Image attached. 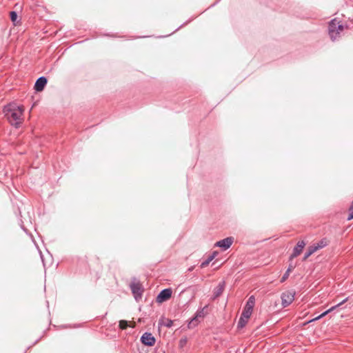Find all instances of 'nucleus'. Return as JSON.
I'll list each match as a JSON object with an SVG mask.
<instances>
[{"instance_id":"9b49d317","label":"nucleus","mask_w":353,"mask_h":353,"mask_svg":"<svg viewBox=\"0 0 353 353\" xmlns=\"http://www.w3.org/2000/svg\"><path fill=\"white\" fill-rule=\"evenodd\" d=\"M48 83V79L45 77H41L37 79L34 83V88L37 92H41L43 90L45 86Z\"/></svg>"},{"instance_id":"ddd939ff","label":"nucleus","mask_w":353,"mask_h":353,"mask_svg":"<svg viewBox=\"0 0 353 353\" xmlns=\"http://www.w3.org/2000/svg\"><path fill=\"white\" fill-rule=\"evenodd\" d=\"M348 298H345L344 300H343L342 301H341L340 303H337L336 305L332 306V307H330V309H328L327 310L325 311L324 312H323L321 314H320L319 316L315 317L314 319H313L312 320H311L310 321H316V320H319L321 318L325 316L326 314H327L329 312L333 311L334 310H335L336 307L342 305L343 303H345L347 301Z\"/></svg>"},{"instance_id":"f03ea898","label":"nucleus","mask_w":353,"mask_h":353,"mask_svg":"<svg viewBox=\"0 0 353 353\" xmlns=\"http://www.w3.org/2000/svg\"><path fill=\"white\" fill-rule=\"evenodd\" d=\"M343 26L339 23L336 19H332L328 26L329 35L331 39L334 41L338 39L341 32L343 30Z\"/></svg>"},{"instance_id":"1a4fd4ad","label":"nucleus","mask_w":353,"mask_h":353,"mask_svg":"<svg viewBox=\"0 0 353 353\" xmlns=\"http://www.w3.org/2000/svg\"><path fill=\"white\" fill-rule=\"evenodd\" d=\"M305 245V243L304 241H299L296 243V246L294 248L292 253L291 254L290 256V259L292 260L294 258H296L303 251V249L304 248Z\"/></svg>"},{"instance_id":"aec40b11","label":"nucleus","mask_w":353,"mask_h":353,"mask_svg":"<svg viewBox=\"0 0 353 353\" xmlns=\"http://www.w3.org/2000/svg\"><path fill=\"white\" fill-rule=\"evenodd\" d=\"M129 326L128 322L125 320H121L119 321V327L121 330H125Z\"/></svg>"},{"instance_id":"39448f33","label":"nucleus","mask_w":353,"mask_h":353,"mask_svg":"<svg viewBox=\"0 0 353 353\" xmlns=\"http://www.w3.org/2000/svg\"><path fill=\"white\" fill-rule=\"evenodd\" d=\"M255 304V298L254 296H251L249 297L245 306L242 312L243 315L245 316V319H250L253 308Z\"/></svg>"},{"instance_id":"423d86ee","label":"nucleus","mask_w":353,"mask_h":353,"mask_svg":"<svg viewBox=\"0 0 353 353\" xmlns=\"http://www.w3.org/2000/svg\"><path fill=\"white\" fill-rule=\"evenodd\" d=\"M294 292L288 291L283 292L281 294V303L283 307H286L290 305L294 299Z\"/></svg>"},{"instance_id":"6e6552de","label":"nucleus","mask_w":353,"mask_h":353,"mask_svg":"<svg viewBox=\"0 0 353 353\" xmlns=\"http://www.w3.org/2000/svg\"><path fill=\"white\" fill-rule=\"evenodd\" d=\"M141 342L147 346H152L156 342L155 338L150 332H145L141 336Z\"/></svg>"},{"instance_id":"5701e85b","label":"nucleus","mask_w":353,"mask_h":353,"mask_svg":"<svg viewBox=\"0 0 353 353\" xmlns=\"http://www.w3.org/2000/svg\"><path fill=\"white\" fill-rule=\"evenodd\" d=\"M353 219V201H352V205H350V208H349V214H348V216L347 218V219L348 221L351 220Z\"/></svg>"},{"instance_id":"0eeeda50","label":"nucleus","mask_w":353,"mask_h":353,"mask_svg":"<svg viewBox=\"0 0 353 353\" xmlns=\"http://www.w3.org/2000/svg\"><path fill=\"white\" fill-rule=\"evenodd\" d=\"M172 291L170 288H165L161 290L157 295L156 301L159 303H161L168 300L172 296Z\"/></svg>"},{"instance_id":"412c9836","label":"nucleus","mask_w":353,"mask_h":353,"mask_svg":"<svg viewBox=\"0 0 353 353\" xmlns=\"http://www.w3.org/2000/svg\"><path fill=\"white\" fill-rule=\"evenodd\" d=\"M17 17H18L17 13L15 11H11V12H10V19H11V21H12L14 23H16V21H17Z\"/></svg>"},{"instance_id":"4be33fe9","label":"nucleus","mask_w":353,"mask_h":353,"mask_svg":"<svg viewBox=\"0 0 353 353\" xmlns=\"http://www.w3.org/2000/svg\"><path fill=\"white\" fill-rule=\"evenodd\" d=\"M187 342L188 339L186 337L181 338L179 341V347L183 348L187 344Z\"/></svg>"},{"instance_id":"20e7f679","label":"nucleus","mask_w":353,"mask_h":353,"mask_svg":"<svg viewBox=\"0 0 353 353\" xmlns=\"http://www.w3.org/2000/svg\"><path fill=\"white\" fill-rule=\"evenodd\" d=\"M206 307H207V306H205L204 307L199 309L196 311L194 316L192 317L188 323V327L189 329H192V328L195 327L200 322L199 319H202L205 316V313L204 312V310Z\"/></svg>"},{"instance_id":"2eb2a0df","label":"nucleus","mask_w":353,"mask_h":353,"mask_svg":"<svg viewBox=\"0 0 353 353\" xmlns=\"http://www.w3.org/2000/svg\"><path fill=\"white\" fill-rule=\"evenodd\" d=\"M173 325V321L169 319L161 318L159 321V326H165L166 327H171Z\"/></svg>"},{"instance_id":"a211bd4d","label":"nucleus","mask_w":353,"mask_h":353,"mask_svg":"<svg viewBox=\"0 0 353 353\" xmlns=\"http://www.w3.org/2000/svg\"><path fill=\"white\" fill-rule=\"evenodd\" d=\"M294 268V266L292 265H290L288 270L285 272V274L282 276L281 279V282L283 283L289 276L290 272Z\"/></svg>"},{"instance_id":"9d476101","label":"nucleus","mask_w":353,"mask_h":353,"mask_svg":"<svg viewBox=\"0 0 353 353\" xmlns=\"http://www.w3.org/2000/svg\"><path fill=\"white\" fill-rule=\"evenodd\" d=\"M233 243L232 237H227L216 243V246L222 248L223 250L228 249Z\"/></svg>"},{"instance_id":"7ed1b4c3","label":"nucleus","mask_w":353,"mask_h":353,"mask_svg":"<svg viewBox=\"0 0 353 353\" xmlns=\"http://www.w3.org/2000/svg\"><path fill=\"white\" fill-rule=\"evenodd\" d=\"M130 288L132 291L133 296L137 301L141 299L144 288L142 284L136 278H133L132 282L130 284Z\"/></svg>"},{"instance_id":"f8f14e48","label":"nucleus","mask_w":353,"mask_h":353,"mask_svg":"<svg viewBox=\"0 0 353 353\" xmlns=\"http://www.w3.org/2000/svg\"><path fill=\"white\" fill-rule=\"evenodd\" d=\"M225 281H221L219 283V285L214 289L213 290V297L212 299L214 300L219 297L223 293L225 288Z\"/></svg>"},{"instance_id":"4468645a","label":"nucleus","mask_w":353,"mask_h":353,"mask_svg":"<svg viewBox=\"0 0 353 353\" xmlns=\"http://www.w3.org/2000/svg\"><path fill=\"white\" fill-rule=\"evenodd\" d=\"M330 243V241L327 238H323L319 242L314 243L312 245L316 248V250L322 249L326 247Z\"/></svg>"},{"instance_id":"f257e3e1","label":"nucleus","mask_w":353,"mask_h":353,"mask_svg":"<svg viewBox=\"0 0 353 353\" xmlns=\"http://www.w3.org/2000/svg\"><path fill=\"white\" fill-rule=\"evenodd\" d=\"M23 107L15 103H10L3 108V113L10 123L17 128L22 122Z\"/></svg>"},{"instance_id":"6ab92c4d","label":"nucleus","mask_w":353,"mask_h":353,"mask_svg":"<svg viewBox=\"0 0 353 353\" xmlns=\"http://www.w3.org/2000/svg\"><path fill=\"white\" fill-rule=\"evenodd\" d=\"M248 319H245V316L241 313L240 319H239V320L238 321V325H237L238 327L239 328L243 327L245 325V324L247 323Z\"/></svg>"},{"instance_id":"dca6fc26","label":"nucleus","mask_w":353,"mask_h":353,"mask_svg":"<svg viewBox=\"0 0 353 353\" xmlns=\"http://www.w3.org/2000/svg\"><path fill=\"white\" fill-rule=\"evenodd\" d=\"M317 250L316 248L312 245L307 248V252L305 253L303 260L305 261L309 256H310L312 254H314Z\"/></svg>"},{"instance_id":"f3484780","label":"nucleus","mask_w":353,"mask_h":353,"mask_svg":"<svg viewBox=\"0 0 353 353\" xmlns=\"http://www.w3.org/2000/svg\"><path fill=\"white\" fill-rule=\"evenodd\" d=\"M215 255H216V252H214L212 254L209 256L206 260H205L204 261H203L201 263V268H204L206 266H208V264L214 259V258L215 257Z\"/></svg>"}]
</instances>
